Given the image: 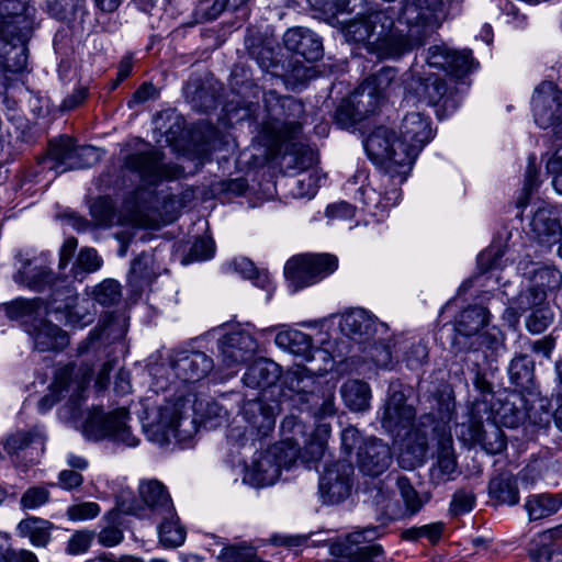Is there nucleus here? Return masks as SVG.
I'll use <instances>...</instances> for the list:
<instances>
[{"label":"nucleus","instance_id":"obj_15","mask_svg":"<svg viewBox=\"0 0 562 562\" xmlns=\"http://www.w3.org/2000/svg\"><path fill=\"white\" fill-rule=\"evenodd\" d=\"M329 553L335 558L327 562H375L383 549L366 539L363 530L349 532L344 538L328 540Z\"/></svg>","mask_w":562,"mask_h":562},{"label":"nucleus","instance_id":"obj_60","mask_svg":"<svg viewBox=\"0 0 562 562\" xmlns=\"http://www.w3.org/2000/svg\"><path fill=\"white\" fill-rule=\"evenodd\" d=\"M149 261V257L139 256L132 262L128 273V282L132 286L142 289L150 282L151 272L148 268Z\"/></svg>","mask_w":562,"mask_h":562},{"label":"nucleus","instance_id":"obj_11","mask_svg":"<svg viewBox=\"0 0 562 562\" xmlns=\"http://www.w3.org/2000/svg\"><path fill=\"white\" fill-rule=\"evenodd\" d=\"M398 136V161L404 170H412L415 159L434 137L430 119L417 111L406 113L401 121Z\"/></svg>","mask_w":562,"mask_h":562},{"label":"nucleus","instance_id":"obj_23","mask_svg":"<svg viewBox=\"0 0 562 562\" xmlns=\"http://www.w3.org/2000/svg\"><path fill=\"white\" fill-rule=\"evenodd\" d=\"M181 424L182 415L179 404L169 403L158 409L157 419L147 429L148 437L160 446L171 442L172 439L181 441L184 439L179 429Z\"/></svg>","mask_w":562,"mask_h":562},{"label":"nucleus","instance_id":"obj_27","mask_svg":"<svg viewBox=\"0 0 562 562\" xmlns=\"http://www.w3.org/2000/svg\"><path fill=\"white\" fill-rule=\"evenodd\" d=\"M46 434L44 428L35 427L31 431H19L9 436L4 449L10 454L24 453L31 461L38 459L44 452Z\"/></svg>","mask_w":562,"mask_h":562},{"label":"nucleus","instance_id":"obj_12","mask_svg":"<svg viewBox=\"0 0 562 562\" xmlns=\"http://www.w3.org/2000/svg\"><path fill=\"white\" fill-rule=\"evenodd\" d=\"M92 370L89 366H66L57 370L48 394L37 404L38 412L47 413L60 398L68 396L76 402L82 396L91 380Z\"/></svg>","mask_w":562,"mask_h":562},{"label":"nucleus","instance_id":"obj_53","mask_svg":"<svg viewBox=\"0 0 562 562\" xmlns=\"http://www.w3.org/2000/svg\"><path fill=\"white\" fill-rule=\"evenodd\" d=\"M401 497L406 505V512H397L390 515L391 520H396L403 517L405 514L413 515L422 507V499L414 488L409 480L405 476H400L396 481Z\"/></svg>","mask_w":562,"mask_h":562},{"label":"nucleus","instance_id":"obj_24","mask_svg":"<svg viewBox=\"0 0 562 562\" xmlns=\"http://www.w3.org/2000/svg\"><path fill=\"white\" fill-rule=\"evenodd\" d=\"M241 413L252 430H256L258 435L267 436L276 425L280 404L277 401L251 400L244 403Z\"/></svg>","mask_w":562,"mask_h":562},{"label":"nucleus","instance_id":"obj_57","mask_svg":"<svg viewBox=\"0 0 562 562\" xmlns=\"http://www.w3.org/2000/svg\"><path fill=\"white\" fill-rule=\"evenodd\" d=\"M532 286L538 290L554 291L560 288L562 283V273L553 267H539L532 271Z\"/></svg>","mask_w":562,"mask_h":562},{"label":"nucleus","instance_id":"obj_45","mask_svg":"<svg viewBox=\"0 0 562 562\" xmlns=\"http://www.w3.org/2000/svg\"><path fill=\"white\" fill-rule=\"evenodd\" d=\"M488 322V313L483 306L474 305L464 310L456 322L459 334L471 336L477 334Z\"/></svg>","mask_w":562,"mask_h":562},{"label":"nucleus","instance_id":"obj_42","mask_svg":"<svg viewBox=\"0 0 562 562\" xmlns=\"http://www.w3.org/2000/svg\"><path fill=\"white\" fill-rule=\"evenodd\" d=\"M396 77L397 74L395 69L385 67L368 77L362 85L382 102L395 88L400 87Z\"/></svg>","mask_w":562,"mask_h":562},{"label":"nucleus","instance_id":"obj_28","mask_svg":"<svg viewBox=\"0 0 562 562\" xmlns=\"http://www.w3.org/2000/svg\"><path fill=\"white\" fill-rule=\"evenodd\" d=\"M507 254V248L502 243H494L477 256V268L481 271L476 276L474 282L480 285H485L490 280L499 283L501 277L498 271L506 267L508 257L504 258Z\"/></svg>","mask_w":562,"mask_h":562},{"label":"nucleus","instance_id":"obj_54","mask_svg":"<svg viewBox=\"0 0 562 562\" xmlns=\"http://www.w3.org/2000/svg\"><path fill=\"white\" fill-rule=\"evenodd\" d=\"M88 295L92 299L94 304L98 303L102 306H110L119 302L121 286L115 280L106 279L95 285Z\"/></svg>","mask_w":562,"mask_h":562},{"label":"nucleus","instance_id":"obj_22","mask_svg":"<svg viewBox=\"0 0 562 562\" xmlns=\"http://www.w3.org/2000/svg\"><path fill=\"white\" fill-rule=\"evenodd\" d=\"M274 342L279 348L303 357L311 363L310 367H314L313 361L315 359L325 361L324 366H327V368L333 367V359L329 355L325 350L318 348L314 349L311 337L303 331L284 328L276 335Z\"/></svg>","mask_w":562,"mask_h":562},{"label":"nucleus","instance_id":"obj_64","mask_svg":"<svg viewBox=\"0 0 562 562\" xmlns=\"http://www.w3.org/2000/svg\"><path fill=\"white\" fill-rule=\"evenodd\" d=\"M94 533L90 530H77L68 540L66 552L70 555L86 553L91 547Z\"/></svg>","mask_w":562,"mask_h":562},{"label":"nucleus","instance_id":"obj_13","mask_svg":"<svg viewBox=\"0 0 562 562\" xmlns=\"http://www.w3.org/2000/svg\"><path fill=\"white\" fill-rule=\"evenodd\" d=\"M379 20V32L374 40L369 41L368 50L375 54L379 58H396L419 45L413 34H404L402 30L394 27L393 16L387 10H379L373 14Z\"/></svg>","mask_w":562,"mask_h":562},{"label":"nucleus","instance_id":"obj_40","mask_svg":"<svg viewBox=\"0 0 562 562\" xmlns=\"http://www.w3.org/2000/svg\"><path fill=\"white\" fill-rule=\"evenodd\" d=\"M339 328L346 336L357 339L358 337L369 336L372 333L373 321L364 310L357 308L341 316Z\"/></svg>","mask_w":562,"mask_h":562},{"label":"nucleus","instance_id":"obj_20","mask_svg":"<svg viewBox=\"0 0 562 562\" xmlns=\"http://www.w3.org/2000/svg\"><path fill=\"white\" fill-rule=\"evenodd\" d=\"M54 310L61 313L71 326L83 327L93 322L97 314L94 303L89 295H77L70 289L63 293L54 294Z\"/></svg>","mask_w":562,"mask_h":562},{"label":"nucleus","instance_id":"obj_25","mask_svg":"<svg viewBox=\"0 0 562 562\" xmlns=\"http://www.w3.org/2000/svg\"><path fill=\"white\" fill-rule=\"evenodd\" d=\"M391 462V450L380 439H369L358 449V467L367 475L382 474L389 469Z\"/></svg>","mask_w":562,"mask_h":562},{"label":"nucleus","instance_id":"obj_61","mask_svg":"<svg viewBox=\"0 0 562 562\" xmlns=\"http://www.w3.org/2000/svg\"><path fill=\"white\" fill-rule=\"evenodd\" d=\"M101 513V508L98 503L94 502H82L69 506L66 510V516L72 522L86 521L93 519Z\"/></svg>","mask_w":562,"mask_h":562},{"label":"nucleus","instance_id":"obj_21","mask_svg":"<svg viewBox=\"0 0 562 562\" xmlns=\"http://www.w3.org/2000/svg\"><path fill=\"white\" fill-rule=\"evenodd\" d=\"M521 407H516L514 416L508 420L504 419L503 424L507 427H516L520 422L528 419L531 424L544 426L549 424L551 418L550 402L547 397L532 389L528 392L517 395Z\"/></svg>","mask_w":562,"mask_h":562},{"label":"nucleus","instance_id":"obj_19","mask_svg":"<svg viewBox=\"0 0 562 562\" xmlns=\"http://www.w3.org/2000/svg\"><path fill=\"white\" fill-rule=\"evenodd\" d=\"M49 263L50 260L46 254L32 256L29 252L20 254L13 280L30 290L43 291L53 282Z\"/></svg>","mask_w":562,"mask_h":562},{"label":"nucleus","instance_id":"obj_38","mask_svg":"<svg viewBox=\"0 0 562 562\" xmlns=\"http://www.w3.org/2000/svg\"><path fill=\"white\" fill-rule=\"evenodd\" d=\"M282 440L274 446H282V453L289 452L290 448L295 450V461L299 459V451L302 442L306 441L310 435L307 426L296 416H286L281 423Z\"/></svg>","mask_w":562,"mask_h":562},{"label":"nucleus","instance_id":"obj_51","mask_svg":"<svg viewBox=\"0 0 562 562\" xmlns=\"http://www.w3.org/2000/svg\"><path fill=\"white\" fill-rule=\"evenodd\" d=\"M217 559L221 562H262L257 554V548L246 542L224 547Z\"/></svg>","mask_w":562,"mask_h":562},{"label":"nucleus","instance_id":"obj_50","mask_svg":"<svg viewBox=\"0 0 562 562\" xmlns=\"http://www.w3.org/2000/svg\"><path fill=\"white\" fill-rule=\"evenodd\" d=\"M447 92L446 82L436 75L425 78L417 88L419 99L429 105L438 104L446 97Z\"/></svg>","mask_w":562,"mask_h":562},{"label":"nucleus","instance_id":"obj_47","mask_svg":"<svg viewBox=\"0 0 562 562\" xmlns=\"http://www.w3.org/2000/svg\"><path fill=\"white\" fill-rule=\"evenodd\" d=\"M346 101L355 110L357 113L356 115H358V117L361 120H364L370 114H373L381 104L379 98L366 89L362 83L351 93L348 99H346Z\"/></svg>","mask_w":562,"mask_h":562},{"label":"nucleus","instance_id":"obj_5","mask_svg":"<svg viewBox=\"0 0 562 562\" xmlns=\"http://www.w3.org/2000/svg\"><path fill=\"white\" fill-rule=\"evenodd\" d=\"M329 369L327 366L322 368L299 367L289 371L284 378L285 390L282 391V395L296 404L312 402L311 412L316 418L334 416L337 412L334 386L326 389L322 394L314 393V375H322Z\"/></svg>","mask_w":562,"mask_h":562},{"label":"nucleus","instance_id":"obj_30","mask_svg":"<svg viewBox=\"0 0 562 562\" xmlns=\"http://www.w3.org/2000/svg\"><path fill=\"white\" fill-rule=\"evenodd\" d=\"M283 43L289 50L301 55L308 61L317 60L322 56V41L311 30L290 29L283 35Z\"/></svg>","mask_w":562,"mask_h":562},{"label":"nucleus","instance_id":"obj_34","mask_svg":"<svg viewBox=\"0 0 562 562\" xmlns=\"http://www.w3.org/2000/svg\"><path fill=\"white\" fill-rule=\"evenodd\" d=\"M488 497L497 506H515L519 503L520 494L517 479L510 472L495 474L488 483Z\"/></svg>","mask_w":562,"mask_h":562},{"label":"nucleus","instance_id":"obj_44","mask_svg":"<svg viewBox=\"0 0 562 562\" xmlns=\"http://www.w3.org/2000/svg\"><path fill=\"white\" fill-rule=\"evenodd\" d=\"M509 379L519 393L522 394L535 387L533 384V363L527 356L514 358L508 368Z\"/></svg>","mask_w":562,"mask_h":562},{"label":"nucleus","instance_id":"obj_32","mask_svg":"<svg viewBox=\"0 0 562 562\" xmlns=\"http://www.w3.org/2000/svg\"><path fill=\"white\" fill-rule=\"evenodd\" d=\"M533 562H562V541L557 529H544L537 533L529 547Z\"/></svg>","mask_w":562,"mask_h":562},{"label":"nucleus","instance_id":"obj_58","mask_svg":"<svg viewBox=\"0 0 562 562\" xmlns=\"http://www.w3.org/2000/svg\"><path fill=\"white\" fill-rule=\"evenodd\" d=\"M101 158V151L93 146H76L72 157L69 158V170L82 169L93 166Z\"/></svg>","mask_w":562,"mask_h":562},{"label":"nucleus","instance_id":"obj_48","mask_svg":"<svg viewBox=\"0 0 562 562\" xmlns=\"http://www.w3.org/2000/svg\"><path fill=\"white\" fill-rule=\"evenodd\" d=\"M470 440L481 443L492 454L499 453L506 448V441L498 428L495 427L487 436L479 422H474L471 426Z\"/></svg>","mask_w":562,"mask_h":562},{"label":"nucleus","instance_id":"obj_14","mask_svg":"<svg viewBox=\"0 0 562 562\" xmlns=\"http://www.w3.org/2000/svg\"><path fill=\"white\" fill-rule=\"evenodd\" d=\"M535 123L541 128L552 127L557 138V125L562 123V90L553 81H542L531 98Z\"/></svg>","mask_w":562,"mask_h":562},{"label":"nucleus","instance_id":"obj_9","mask_svg":"<svg viewBox=\"0 0 562 562\" xmlns=\"http://www.w3.org/2000/svg\"><path fill=\"white\" fill-rule=\"evenodd\" d=\"M282 446H271L266 451L255 452L250 463L245 465L243 482L254 486L263 487L273 484L282 468H290L295 462V450L282 453Z\"/></svg>","mask_w":562,"mask_h":562},{"label":"nucleus","instance_id":"obj_17","mask_svg":"<svg viewBox=\"0 0 562 562\" xmlns=\"http://www.w3.org/2000/svg\"><path fill=\"white\" fill-rule=\"evenodd\" d=\"M441 7V0H405L398 15V23L406 24L408 34H413L415 41L422 43L426 29L437 25Z\"/></svg>","mask_w":562,"mask_h":562},{"label":"nucleus","instance_id":"obj_62","mask_svg":"<svg viewBox=\"0 0 562 562\" xmlns=\"http://www.w3.org/2000/svg\"><path fill=\"white\" fill-rule=\"evenodd\" d=\"M91 214L101 225L110 226L115 222V209L109 198H100L91 205Z\"/></svg>","mask_w":562,"mask_h":562},{"label":"nucleus","instance_id":"obj_26","mask_svg":"<svg viewBox=\"0 0 562 562\" xmlns=\"http://www.w3.org/2000/svg\"><path fill=\"white\" fill-rule=\"evenodd\" d=\"M414 416L415 411L406 404L404 393L402 391H391L381 416L382 427L393 432L398 428L409 426Z\"/></svg>","mask_w":562,"mask_h":562},{"label":"nucleus","instance_id":"obj_36","mask_svg":"<svg viewBox=\"0 0 562 562\" xmlns=\"http://www.w3.org/2000/svg\"><path fill=\"white\" fill-rule=\"evenodd\" d=\"M547 299L543 290L529 288L527 291L521 292L504 313V319L509 326L515 327L519 323V317L525 313H531L535 307Z\"/></svg>","mask_w":562,"mask_h":562},{"label":"nucleus","instance_id":"obj_18","mask_svg":"<svg viewBox=\"0 0 562 562\" xmlns=\"http://www.w3.org/2000/svg\"><path fill=\"white\" fill-rule=\"evenodd\" d=\"M352 473L353 467L346 460L336 461L325 468L318 483L324 503L338 504L349 496Z\"/></svg>","mask_w":562,"mask_h":562},{"label":"nucleus","instance_id":"obj_49","mask_svg":"<svg viewBox=\"0 0 562 562\" xmlns=\"http://www.w3.org/2000/svg\"><path fill=\"white\" fill-rule=\"evenodd\" d=\"M102 263L103 260L94 248H82L71 267V274L75 279L81 280L86 274L98 271Z\"/></svg>","mask_w":562,"mask_h":562},{"label":"nucleus","instance_id":"obj_33","mask_svg":"<svg viewBox=\"0 0 562 562\" xmlns=\"http://www.w3.org/2000/svg\"><path fill=\"white\" fill-rule=\"evenodd\" d=\"M26 331L32 336L38 351L59 350L68 345V337L58 326L38 319L31 324Z\"/></svg>","mask_w":562,"mask_h":562},{"label":"nucleus","instance_id":"obj_8","mask_svg":"<svg viewBox=\"0 0 562 562\" xmlns=\"http://www.w3.org/2000/svg\"><path fill=\"white\" fill-rule=\"evenodd\" d=\"M338 267L334 255H297L290 258L284 266V276L289 288L296 292L313 285L331 274Z\"/></svg>","mask_w":562,"mask_h":562},{"label":"nucleus","instance_id":"obj_59","mask_svg":"<svg viewBox=\"0 0 562 562\" xmlns=\"http://www.w3.org/2000/svg\"><path fill=\"white\" fill-rule=\"evenodd\" d=\"M323 180H325V177L317 169H313L307 173H301L295 181V194L299 198H313Z\"/></svg>","mask_w":562,"mask_h":562},{"label":"nucleus","instance_id":"obj_16","mask_svg":"<svg viewBox=\"0 0 562 562\" xmlns=\"http://www.w3.org/2000/svg\"><path fill=\"white\" fill-rule=\"evenodd\" d=\"M162 154L158 149L132 154L126 157L124 167L137 173L144 183L155 186L161 181L177 179L182 170L175 165L161 162Z\"/></svg>","mask_w":562,"mask_h":562},{"label":"nucleus","instance_id":"obj_4","mask_svg":"<svg viewBox=\"0 0 562 562\" xmlns=\"http://www.w3.org/2000/svg\"><path fill=\"white\" fill-rule=\"evenodd\" d=\"M138 494L145 506L126 502L122 493L116 501V507L105 516L108 524H115L119 513L134 515L139 518L153 519L158 527H172L180 522L167 487L156 479L142 480Z\"/></svg>","mask_w":562,"mask_h":562},{"label":"nucleus","instance_id":"obj_46","mask_svg":"<svg viewBox=\"0 0 562 562\" xmlns=\"http://www.w3.org/2000/svg\"><path fill=\"white\" fill-rule=\"evenodd\" d=\"M75 147L74 138L69 136H60L50 140L48 149V160H52V169L57 172H65L69 170V158L72 157Z\"/></svg>","mask_w":562,"mask_h":562},{"label":"nucleus","instance_id":"obj_52","mask_svg":"<svg viewBox=\"0 0 562 562\" xmlns=\"http://www.w3.org/2000/svg\"><path fill=\"white\" fill-rule=\"evenodd\" d=\"M231 269L245 279H255V284L271 293L273 285L268 274L259 273L254 263L247 258H237L232 261ZM270 295H268L269 297Z\"/></svg>","mask_w":562,"mask_h":562},{"label":"nucleus","instance_id":"obj_37","mask_svg":"<svg viewBox=\"0 0 562 562\" xmlns=\"http://www.w3.org/2000/svg\"><path fill=\"white\" fill-rule=\"evenodd\" d=\"M562 507V494H533L526 498L525 509L530 521L557 514Z\"/></svg>","mask_w":562,"mask_h":562},{"label":"nucleus","instance_id":"obj_56","mask_svg":"<svg viewBox=\"0 0 562 562\" xmlns=\"http://www.w3.org/2000/svg\"><path fill=\"white\" fill-rule=\"evenodd\" d=\"M554 318V313L547 301L540 303L526 318V327L532 334L544 331Z\"/></svg>","mask_w":562,"mask_h":562},{"label":"nucleus","instance_id":"obj_2","mask_svg":"<svg viewBox=\"0 0 562 562\" xmlns=\"http://www.w3.org/2000/svg\"><path fill=\"white\" fill-rule=\"evenodd\" d=\"M31 30L32 20L23 1L0 0V71L15 74L26 67Z\"/></svg>","mask_w":562,"mask_h":562},{"label":"nucleus","instance_id":"obj_41","mask_svg":"<svg viewBox=\"0 0 562 562\" xmlns=\"http://www.w3.org/2000/svg\"><path fill=\"white\" fill-rule=\"evenodd\" d=\"M340 395L350 411L361 412L370 406L371 390L366 382L348 380L342 384Z\"/></svg>","mask_w":562,"mask_h":562},{"label":"nucleus","instance_id":"obj_63","mask_svg":"<svg viewBox=\"0 0 562 562\" xmlns=\"http://www.w3.org/2000/svg\"><path fill=\"white\" fill-rule=\"evenodd\" d=\"M474 66V58L469 49L454 50L449 64V74L461 77L468 74Z\"/></svg>","mask_w":562,"mask_h":562},{"label":"nucleus","instance_id":"obj_10","mask_svg":"<svg viewBox=\"0 0 562 562\" xmlns=\"http://www.w3.org/2000/svg\"><path fill=\"white\" fill-rule=\"evenodd\" d=\"M273 330V327L256 329L251 325L245 328H235L225 334L218 341L221 362L228 374H235L239 367L256 352L258 348L257 335Z\"/></svg>","mask_w":562,"mask_h":562},{"label":"nucleus","instance_id":"obj_6","mask_svg":"<svg viewBox=\"0 0 562 562\" xmlns=\"http://www.w3.org/2000/svg\"><path fill=\"white\" fill-rule=\"evenodd\" d=\"M131 416L125 407L110 412L94 407L83 413L79 425L82 435L90 440L99 441L108 439L125 447H136L138 438L133 435Z\"/></svg>","mask_w":562,"mask_h":562},{"label":"nucleus","instance_id":"obj_1","mask_svg":"<svg viewBox=\"0 0 562 562\" xmlns=\"http://www.w3.org/2000/svg\"><path fill=\"white\" fill-rule=\"evenodd\" d=\"M400 143L401 138L393 130L386 126L374 128L364 140V149L378 166V173L370 177L364 170H358L345 187L346 192L373 216H382L401 201L400 187L411 170H404L398 161Z\"/></svg>","mask_w":562,"mask_h":562},{"label":"nucleus","instance_id":"obj_29","mask_svg":"<svg viewBox=\"0 0 562 562\" xmlns=\"http://www.w3.org/2000/svg\"><path fill=\"white\" fill-rule=\"evenodd\" d=\"M530 228L539 243H557L562 235V226L555 210L542 203L532 214Z\"/></svg>","mask_w":562,"mask_h":562},{"label":"nucleus","instance_id":"obj_7","mask_svg":"<svg viewBox=\"0 0 562 562\" xmlns=\"http://www.w3.org/2000/svg\"><path fill=\"white\" fill-rule=\"evenodd\" d=\"M213 369V360L202 351H178L168 366L156 364L151 367L150 374L155 380L157 390H165L171 381L169 370L173 378L184 382H195L205 378Z\"/></svg>","mask_w":562,"mask_h":562},{"label":"nucleus","instance_id":"obj_39","mask_svg":"<svg viewBox=\"0 0 562 562\" xmlns=\"http://www.w3.org/2000/svg\"><path fill=\"white\" fill-rule=\"evenodd\" d=\"M378 11H372L368 15L357 13V18L346 23L344 27L345 37L352 42H364L374 40L379 32V20H375L373 14Z\"/></svg>","mask_w":562,"mask_h":562},{"label":"nucleus","instance_id":"obj_55","mask_svg":"<svg viewBox=\"0 0 562 562\" xmlns=\"http://www.w3.org/2000/svg\"><path fill=\"white\" fill-rule=\"evenodd\" d=\"M540 183L541 181L539 179V169L537 168L536 159L535 157H530L525 171L521 194L517 200V206L519 209H524L530 203L531 195L537 192Z\"/></svg>","mask_w":562,"mask_h":562},{"label":"nucleus","instance_id":"obj_35","mask_svg":"<svg viewBox=\"0 0 562 562\" xmlns=\"http://www.w3.org/2000/svg\"><path fill=\"white\" fill-rule=\"evenodd\" d=\"M281 375V368L272 360L260 358L254 361L243 376L249 387H267L273 385Z\"/></svg>","mask_w":562,"mask_h":562},{"label":"nucleus","instance_id":"obj_3","mask_svg":"<svg viewBox=\"0 0 562 562\" xmlns=\"http://www.w3.org/2000/svg\"><path fill=\"white\" fill-rule=\"evenodd\" d=\"M304 105L292 97H279L274 91L265 93V110L260 117V136L272 149L295 142L302 132Z\"/></svg>","mask_w":562,"mask_h":562},{"label":"nucleus","instance_id":"obj_31","mask_svg":"<svg viewBox=\"0 0 562 562\" xmlns=\"http://www.w3.org/2000/svg\"><path fill=\"white\" fill-rule=\"evenodd\" d=\"M458 474V463L450 434H442L438 439L436 462L430 469V475L437 483L453 480Z\"/></svg>","mask_w":562,"mask_h":562},{"label":"nucleus","instance_id":"obj_43","mask_svg":"<svg viewBox=\"0 0 562 562\" xmlns=\"http://www.w3.org/2000/svg\"><path fill=\"white\" fill-rule=\"evenodd\" d=\"M7 316L12 321H20L27 323L32 321V324L36 323L37 317L43 311V302L40 299H23L19 297L4 306Z\"/></svg>","mask_w":562,"mask_h":562}]
</instances>
